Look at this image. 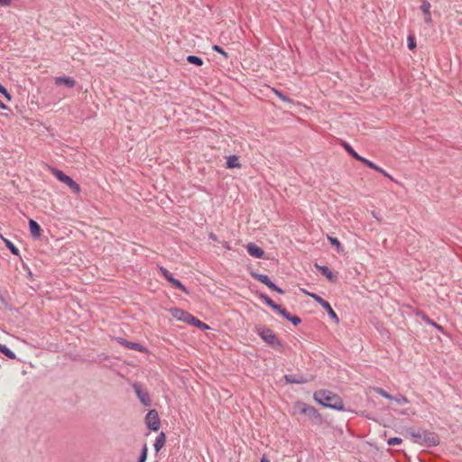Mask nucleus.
Masks as SVG:
<instances>
[{"label":"nucleus","instance_id":"nucleus-7","mask_svg":"<svg viewBox=\"0 0 462 462\" xmlns=\"http://www.w3.org/2000/svg\"><path fill=\"white\" fill-rule=\"evenodd\" d=\"M132 386L140 402L145 407L151 406L152 400L147 390L137 382L134 383Z\"/></svg>","mask_w":462,"mask_h":462},{"label":"nucleus","instance_id":"nucleus-8","mask_svg":"<svg viewBox=\"0 0 462 462\" xmlns=\"http://www.w3.org/2000/svg\"><path fill=\"white\" fill-rule=\"evenodd\" d=\"M144 420H145L146 427L150 430H152V431L159 430L160 426H161V420H160L158 411L156 410H154V409L150 410L147 412V414L144 418Z\"/></svg>","mask_w":462,"mask_h":462},{"label":"nucleus","instance_id":"nucleus-47","mask_svg":"<svg viewBox=\"0 0 462 462\" xmlns=\"http://www.w3.org/2000/svg\"><path fill=\"white\" fill-rule=\"evenodd\" d=\"M165 280L167 282H169L170 283L171 282V281H173L175 278L173 277L172 273H170L169 274H167L166 276H164Z\"/></svg>","mask_w":462,"mask_h":462},{"label":"nucleus","instance_id":"nucleus-2","mask_svg":"<svg viewBox=\"0 0 462 462\" xmlns=\"http://www.w3.org/2000/svg\"><path fill=\"white\" fill-rule=\"evenodd\" d=\"M254 330L269 346L280 352L283 351L282 342L278 338L273 330L260 324L255 325Z\"/></svg>","mask_w":462,"mask_h":462},{"label":"nucleus","instance_id":"nucleus-51","mask_svg":"<svg viewBox=\"0 0 462 462\" xmlns=\"http://www.w3.org/2000/svg\"><path fill=\"white\" fill-rule=\"evenodd\" d=\"M260 462H270V460H269L268 458H266V457H265V456H263V457L261 458Z\"/></svg>","mask_w":462,"mask_h":462},{"label":"nucleus","instance_id":"nucleus-11","mask_svg":"<svg viewBox=\"0 0 462 462\" xmlns=\"http://www.w3.org/2000/svg\"><path fill=\"white\" fill-rule=\"evenodd\" d=\"M246 251L249 254V255H251L252 257H254L257 259L265 258V256H264L265 252L263 251V249H262L260 246H258L254 243H249L246 245Z\"/></svg>","mask_w":462,"mask_h":462},{"label":"nucleus","instance_id":"nucleus-53","mask_svg":"<svg viewBox=\"0 0 462 462\" xmlns=\"http://www.w3.org/2000/svg\"><path fill=\"white\" fill-rule=\"evenodd\" d=\"M225 247H226L227 249H230V246H228L227 245H225Z\"/></svg>","mask_w":462,"mask_h":462},{"label":"nucleus","instance_id":"nucleus-31","mask_svg":"<svg viewBox=\"0 0 462 462\" xmlns=\"http://www.w3.org/2000/svg\"><path fill=\"white\" fill-rule=\"evenodd\" d=\"M274 94L280 98L282 99V101L284 102H287V103H292V99L291 97H289L288 96L284 95L282 91L278 90V89H275L273 88V89Z\"/></svg>","mask_w":462,"mask_h":462},{"label":"nucleus","instance_id":"nucleus-23","mask_svg":"<svg viewBox=\"0 0 462 462\" xmlns=\"http://www.w3.org/2000/svg\"><path fill=\"white\" fill-rule=\"evenodd\" d=\"M283 318L291 322L293 324V326H298L301 323V319L299 317V316H296V315H292L291 314L288 310L287 312L284 314Z\"/></svg>","mask_w":462,"mask_h":462},{"label":"nucleus","instance_id":"nucleus-29","mask_svg":"<svg viewBox=\"0 0 462 462\" xmlns=\"http://www.w3.org/2000/svg\"><path fill=\"white\" fill-rule=\"evenodd\" d=\"M147 456H148V447H147V444L144 443L141 449L137 462H145L147 459Z\"/></svg>","mask_w":462,"mask_h":462},{"label":"nucleus","instance_id":"nucleus-26","mask_svg":"<svg viewBox=\"0 0 462 462\" xmlns=\"http://www.w3.org/2000/svg\"><path fill=\"white\" fill-rule=\"evenodd\" d=\"M342 146L352 158L356 160L359 157V154L354 150V148L348 143L343 141Z\"/></svg>","mask_w":462,"mask_h":462},{"label":"nucleus","instance_id":"nucleus-37","mask_svg":"<svg viewBox=\"0 0 462 462\" xmlns=\"http://www.w3.org/2000/svg\"><path fill=\"white\" fill-rule=\"evenodd\" d=\"M402 443V439L398 437H393L387 439L388 446H397Z\"/></svg>","mask_w":462,"mask_h":462},{"label":"nucleus","instance_id":"nucleus-28","mask_svg":"<svg viewBox=\"0 0 462 462\" xmlns=\"http://www.w3.org/2000/svg\"><path fill=\"white\" fill-rule=\"evenodd\" d=\"M408 434H410L411 437L415 439L414 442L422 445L421 439H422V433L416 431L414 429H409L407 430Z\"/></svg>","mask_w":462,"mask_h":462},{"label":"nucleus","instance_id":"nucleus-15","mask_svg":"<svg viewBox=\"0 0 462 462\" xmlns=\"http://www.w3.org/2000/svg\"><path fill=\"white\" fill-rule=\"evenodd\" d=\"M170 311H171V315L178 320H181V321L188 323V319L190 316L189 312H188L184 310L179 309V308H172L170 310Z\"/></svg>","mask_w":462,"mask_h":462},{"label":"nucleus","instance_id":"nucleus-20","mask_svg":"<svg viewBox=\"0 0 462 462\" xmlns=\"http://www.w3.org/2000/svg\"><path fill=\"white\" fill-rule=\"evenodd\" d=\"M226 168L227 169H234V168H240L241 164L239 162V156L237 155H229L226 158Z\"/></svg>","mask_w":462,"mask_h":462},{"label":"nucleus","instance_id":"nucleus-43","mask_svg":"<svg viewBox=\"0 0 462 462\" xmlns=\"http://www.w3.org/2000/svg\"><path fill=\"white\" fill-rule=\"evenodd\" d=\"M109 356L104 353L97 355V359L99 362L108 360Z\"/></svg>","mask_w":462,"mask_h":462},{"label":"nucleus","instance_id":"nucleus-5","mask_svg":"<svg viewBox=\"0 0 462 462\" xmlns=\"http://www.w3.org/2000/svg\"><path fill=\"white\" fill-rule=\"evenodd\" d=\"M305 293L308 294L310 298H312L316 302H318L327 311V313L329 316V318L336 324L339 323V321H340L339 318H338L337 314L335 312V310L332 309V307H331V305L329 304L328 301L324 300L322 297H320L317 293L308 292V291H305Z\"/></svg>","mask_w":462,"mask_h":462},{"label":"nucleus","instance_id":"nucleus-35","mask_svg":"<svg viewBox=\"0 0 462 462\" xmlns=\"http://www.w3.org/2000/svg\"><path fill=\"white\" fill-rule=\"evenodd\" d=\"M375 392L380 394L382 397L387 399V400H393V396L392 394H390L389 393H387L385 390H383V388H376L375 389Z\"/></svg>","mask_w":462,"mask_h":462},{"label":"nucleus","instance_id":"nucleus-9","mask_svg":"<svg viewBox=\"0 0 462 462\" xmlns=\"http://www.w3.org/2000/svg\"><path fill=\"white\" fill-rule=\"evenodd\" d=\"M422 445L428 448L436 447L439 444V437L433 431L424 430L422 432Z\"/></svg>","mask_w":462,"mask_h":462},{"label":"nucleus","instance_id":"nucleus-18","mask_svg":"<svg viewBox=\"0 0 462 462\" xmlns=\"http://www.w3.org/2000/svg\"><path fill=\"white\" fill-rule=\"evenodd\" d=\"M187 324L196 327L203 331L209 329V326L208 324L202 322L201 320L194 317L192 314H190Z\"/></svg>","mask_w":462,"mask_h":462},{"label":"nucleus","instance_id":"nucleus-42","mask_svg":"<svg viewBox=\"0 0 462 462\" xmlns=\"http://www.w3.org/2000/svg\"><path fill=\"white\" fill-rule=\"evenodd\" d=\"M23 270L26 271L28 278L32 281L33 280L32 272L31 271L29 266L25 263H23Z\"/></svg>","mask_w":462,"mask_h":462},{"label":"nucleus","instance_id":"nucleus-48","mask_svg":"<svg viewBox=\"0 0 462 462\" xmlns=\"http://www.w3.org/2000/svg\"><path fill=\"white\" fill-rule=\"evenodd\" d=\"M208 238L210 240H212V241H215V242L217 241V236L214 233H212V232L208 234Z\"/></svg>","mask_w":462,"mask_h":462},{"label":"nucleus","instance_id":"nucleus-49","mask_svg":"<svg viewBox=\"0 0 462 462\" xmlns=\"http://www.w3.org/2000/svg\"><path fill=\"white\" fill-rule=\"evenodd\" d=\"M0 300L2 303H4L5 306H7V301L5 299V297L0 293Z\"/></svg>","mask_w":462,"mask_h":462},{"label":"nucleus","instance_id":"nucleus-21","mask_svg":"<svg viewBox=\"0 0 462 462\" xmlns=\"http://www.w3.org/2000/svg\"><path fill=\"white\" fill-rule=\"evenodd\" d=\"M0 238L4 241L5 246L14 255L20 256L19 249L9 239L5 238L2 235H0Z\"/></svg>","mask_w":462,"mask_h":462},{"label":"nucleus","instance_id":"nucleus-25","mask_svg":"<svg viewBox=\"0 0 462 462\" xmlns=\"http://www.w3.org/2000/svg\"><path fill=\"white\" fill-rule=\"evenodd\" d=\"M187 61L189 64L195 65L197 67H200L204 64L202 58L196 56V55H189L187 57Z\"/></svg>","mask_w":462,"mask_h":462},{"label":"nucleus","instance_id":"nucleus-16","mask_svg":"<svg viewBox=\"0 0 462 462\" xmlns=\"http://www.w3.org/2000/svg\"><path fill=\"white\" fill-rule=\"evenodd\" d=\"M55 84L57 86L65 85L69 88H72L76 85V80L71 77L60 76L55 78Z\"/></svg>","mask_w":462,"mask_h":462},{"label":"nucleus","instance_id":"nucleus-46","mask_svg":"<svg viewBox=\"0 0 462 462\" xmlns=\"http://www.w3.org/2000/svg\"><path fill=\"white\" fill-rule=\"evenodd\" d=\"M160 273H161V274L164 277V276H166L167 274H169L171 272H170V271H168L165 267L161 266V267H160Z\"/></svg>","mask_w":462,"mask_h":462},{"label":"nucleus","instance_id":"nucleus-33","mask_svg":"<svg viewBox=\"0 0 462 462\" xmlns=\"http://www.w3.org/2000/svg\"><path fill=\"white\" fill-rule=\"evenodd\" d=\"M259 298L269 307L273 306L274 301L265 293H259Z\"/></svg>","mask_w":462,"mask_h":462},{"label":"nucleus","instance_id":"nucleus-41","mask_svg":"<svg viewBox=\"0 0 462 462\" xmlns=\"http://www.w3.org/2000/svg\"><path fill=\"white\" fill-rule=\"evenodd\" d=\"M374 170L376 171L377 172H380L386 178L393 180V178L388 172H386L383 168L379 167L378 165H375V168H374Z\"/></svg>","mask_w":462,"mask_h":462},{"label":"nucleus","instance_id":"nucleus-30","mask_svg":"<svg viewBox=\"0 0 462 462\" xmlns=\"http://www.w3.org/2000/svg\"><path fill=\"white\" fill-rule=\"evenodd\" d=\"M356 161L362 162L363 164H365L366 167L370 168V169H373L375 168V163H374L372 161L359 155V157L356 159Z\"/></svg>","mask_w":462,"mask_h":462},{"label":"nucleus","instance_id":"nucleus-34","mask_svg":"<svg viewBox=\"0 0 462 462\" xmlns=\"http://www.w3.org/2000/svg\"><path fill=\"white\" fill-rule=\"evenodd\" d=\"M272 310H273L274 311L278 312L280 315H282V317L284 316V314L287 312V310L282 308L280 304H277V303H273V306L270 307Z\"/></svg>","mask_w":462,"mask_h":462},{"label":"nucleus","instance_id":"nucleus-52","mask_svg":"<svg viewBox=\"0 0 462 462\" xmlns=\"http://www.w3.org/2000/svg\"><path fill=\"white\" fill-rule=\"evenodd\" d=\"M225 247H226L227 249H230V246H228L227 245H225Z\"/></svg>","mask_w":462,"mask_h":462},{"label":"nucleus","instance_id":"nucleus-3","mask_svg":"<svg viewBox=\"0 0 462 462\" xmlns=\"http://www.w3.org/2000/svg\"><path fill=\"white\" fill-rule=\"evenodd\" d=\"M293 410L295 412L305 415L316 425H321L323 423V418L319 411L311 405H309L303 402L298 401L294 403Z\"/></svg>","mask_w":462,"mask_h":462},{"label":"nucleus","instance_id":"nucleus-45","mask_svg":"<svg viewBox=\"0 0 462 462\" xmlns=\"http://www.w3.org/2000/svg\"><path fill=\"white\" fill-rule=\"evenodd\" d=\"M424 21L427 24H431L432 23L431 14H425Z\"/></svg>","mask_w":462,"mask_h":462},{"label":"nucleus","instance_id":"nucleus-14","mask_svg":"<svg viewBox=\"0 0 462 462\" xmlns=\"http://www.w3.org/2000/svg\"><path fill=\"white\" fill-rule=\"evenodd\" d=\"M316 269L319 271V273L325 276L329 282H337V278L334 275L331 270L326 265H319V263H315Z\"/></svg>","mask_w":462,"mask_h":462},{"label":"nucleus","instance_id":"nucleus-17","mask_svg":"<svg viewBox=\"0 0 462 462\" xmlns=\"http://www.w3.org/2000/svg\"><path fill=\"white\" fill-rule=\"evenodd\" d=\"M417 316H418V317H420V318H421V319H422L425 323H427V324H429V325L432 326V327H433V328H435L436 329H438V330L441 331L442 333H444V328H443L441 325H439V324H438L437 322H435L433 319H430V317H429L425 312H423V311H418V312H417Z\"/></svg>","mask_w":462,"mask_h":462},{"label":"nucleus","instance_id":"nucleus-38","mask_svg":"<svg viewBox=\"0 0 462 462\" xmlns=\"http://www.w3.org/2000/svg\"><path fill=\"white\" fill-rule=\"evenodd\" d=\"M212 49L214 51L221 54L225 59L228 58L227 52L225 51V50L222 47H220L219 45L215 44L212 46Z\"/></svg>","mask_w":462,"mask_h":462},{"label":"nucleus","instance_id":"nucleus-4","mask_svg":"<svg viewBox=\"0 0 462 462\" xmlns=\"http://www.w3.org/2000/svg\"><path fill=\"white\" fill-rule=\"evenodd\" d=\"M51 172L59 180L60 182L65 183L75 194L80 192L79 185L69 175L65 174L62 171L57 168H51Z\"/></svg>","mask_w":462,"mask_h":462},{"label":"nucleus","instance_id":"nucleus-6","mask_svg":"<svg viewBox=\"0 0 462 462\" xmlns=\"http://www.w3.org/2000/svg\"><path fill=\"white\" fill-rule=\"evenodd\" d=\"M249 273L250 275L255 279L256 281L263 283L264 285H266L270 290L273 291H276L277 293L279 294H284V291L280 288L279 286H277L271 279L268 275L266 274H262V273H258L257 272H255L254 269L252 268H249Z\"/></svg>","mask_w":462,"mask_h":462},{"label":"nucleus","instance_id":"nucleus-44","mask_svg":"<svg viewBox=\"0 0 462 462\" xmlns=\"http://www.w3.org/2000/svg\"><path fill=\"white\" fill-rule=\"evenodd\" d=\"M13 0H0V6H9Z\"/></svg>","mask_w":462,"mask_h":462},{"label":"nucleus","instance_id":"nucleus-22","mask_svg":"<svg viewBox=\"0 0 462 462\" xmlns=\"http://www.w3.org/2000/svg\"><path fill=\"white\" fill-rule=\"evenodd\" d=\"M328 240L329 241L330 245L336 248L337 253L344 252V247L342 246L340 241L337 237L328 236Z\"/></svg>","mask_w":462,"mask_h":462},{"label":"nucleus","instance_id":"nucleus-19","mask_svg":"<svg viewBox=\"0 0 462 462\" xmlns=\"http://www.w3.org/2000/svg\"><path fill=\"white\" fill-rule=\"evenodd\" d=\"M165 442H166V435L164 432H161L157 436V438L154 441V444H153L155 452H159L162 448V447L165 445Z\"/></svg>","mask_w":462,"mask_h":462},{"label":"nucleus","instance_id":"nucleus-12","mask_svg":"<svg viewBox=\"0 0 462 462\" xmlns=\"http://www.w3.org/2000/svg\"><path fill=\"white\" fill-rule=\"evenodd\" d=\"M284 380L291 384H302L308 383V379L303 374H285Z\"/></svg>","mask_w":462,"mask_h":462},{"label":"nucleus","instance_id":"nucleus-39","mask_svg":"<svg viewBox=\"0 0 462 462\" xmlns=\"http://www.w3.org/2000/svg\"><path fill=\"white\" fill-rule=\"evenodd\" d=\"M0 93L8 100L12 99V95L8 92V90L0 83Z\"/></svg>","mask_w":462,"mask_h":462},{"label":"nucleus","instance_id":"nucleus-27","mask_svg":"<svg viewBox=\"0 0 462 462\" xmlns=\"http://www.w3.org/2000/svg\"><path fill=\"white\" fill-rule=\"evenodd\" d=\"M0 352L5 355L6 357H8L9 359H15L16 358V356L15 354L10 349L8 348L5 345H3L0 343Z\"/></svg>","mask_w":462,"mask_h":462},{"label":"nucleus","instance_id":"nucleus-1","mask_svg":"<svg viewBox=\"0 0 462 462\" xmlns=\"http://www.w3.org/2000/svg\"><path fill=\"white\" fill-rule=\"evenodd\" d=\"M313 399L320 405L332 410L343 411L345 406L339 395L329 390H319L313 394Z\"/></svg>","mask_w":462,"mask_h":462},{"label":"nucleus","instance_id":"nucleus-13","mask_svg":"<svg viewBox=\"0 0 462 462\" xmlns=\"http://www.w3.org/2000/svg\"><path fill=\"white\" fill-rule=\"evenodd\" d=\"M29 230L33 239H39L42 236V229L37 221L29 219Z\"/></svg>","mask_w":462,"mask_h":462},{"label":"nucleus","instance_id":"nucleus-40","mask_svg":"<svg viewBox=\"0 0 462 462\" xmlns=\"http://www.w3.org/2000/svg\"><path fill=\"white\" fill-rule=\"evenodd\" d=\"M408 48L411 51H412L416 48V41H415L414 36H412V35L408 36Z\"/></svg>","mask_w":462,"mask_h":462},{"label":"nucleus","instance_id":"nucleus-24","mask_svg":"<svg viewBox=\"0 0 462 462\" xmlns=\"http://www.w3.org/2000/svg\"><path fill=\"white\" fill-rule=\"evenodd\" d=\"M171 284L174 288L179 289L181 291H183L185 294H187V295L190 294V291H189V289L180 280L175 278L173 281H171Z\"/></svg>","mask_w":462,"mask_h":462},{"label":"nucleus","instance_id":"nucleus-50","mask_svg":"<svg viewBox=\"0 0 462 462\" xmlns=\"http://www.w3.org/2000/svg\"><path fill=\"white\" fill-rule=\"evenodd\" d=\"M0 108L5 110L8 109V106L0 100Z\"/></svg>","mask_w":462,"mask_h":462},{"label":"nucleus","instance_id":"nucleus-36","mask_svg":"<svg viewBox=\"0 0 462 462\" xmlns=\"http://www.w3.org/2000/svg\"><path fill=\"white\" fill-rule=\"evenodd\" d=\"M392 401H395L399 404H404L409 402V400L402 394H397L393 396V399Z\"/></svg>","mask_w":462,"mask_h":462},{"label":"nucleus","instance_id":"nucleus-10","mask_svg":"<svg viewBox=\"0 0 462 462\" xmlns=\"http://www.w3.org/2000/svg\"><path fill=\"white\" fill-rule=\"evenodd\" d=\"M115 340L121 346H125V348L127 349H132V350H135V351H138V352H141V353H146L148 350L147 348L141 345L140 343H137V342H131V341H128L123 337H115Z\"/></svg>","mask_w":462,"mask_h":462},{"label":"nucleus","instance_id":"nucleus-32","mask_svg":"<svg viewBox=\"0 0 462 462\" xmlns=\"http://www.w3.org/2000/svg\"><path fill=\"white\" fill-rule=\"evenodd\" d=\"M430 3L428 0H422L420 10L425 14H430Z\"/></svg>","mask_w":462,"mask_h":462}]
</instances>
